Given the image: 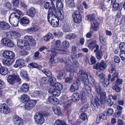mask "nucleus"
I'll list each match as a JSON object with an SVG mask.
<instances>
[{
	"instance_id": "nucleus-23",
	"label": "nucleus",
	"mask_w": 125,
	"mask_h": 125,
	"mask_svg": "<svg viewBox=\"0 0 125 125\" xmlns=\"http://www.w3.org/2000/svg\"><path fill=\"white\" fill-rule=\"evenodd\" d=\"M37 11L34 8L32 7L30 8L27 11V14L31 17L32 18L34 17Z\"/></svg>"
},
{
	"instance_id": "nucleus-19",
	"label": "nucleus",
	"mask_w": 125,
	"mask_h": 125,
	"mask_svg": "<svg viewBox=\"0 0 125 125\" xmlns=\"http://www.w3.org/2000/svg\"><path fill=\"white\" fill-rule=\"evenodd\" d=\"M54 86H52L50 88L49 90V93L52 94L55 96H58L61 94L60 92L59 91H57V90L55 89Z\"/></svg>"
},
{
	"instance_id": "nucleus-31",
	"label": "nucleus",
	"mask_w": 125,
	"mask_h": 125,
	"mask_svg": "<svg viewBox=\"0 0 125 125\" xmlns=\"http://www.w3.org/2000/svg\"><path fill=\"white\" fill-rule=\"evenodd\" d=\"M47 101L51 103L54 105H56L58 104V101L55 100L53 96H50L47 99Z\"/></svg>"
},
{
	"instance_id": "nucleus-51",
	"label": "nucleus",
	"mask_w": 125,
	"mask_h": 125,
	"mask_svg": "<svg viewBox=\"0 0 125 125\" xmlns=\"http://www.w3.org/2000/svg\"><path fill=\"white\" fill-rule=\"evenodd\" d=\"M112 89L115 90L117 93H118L120 92L121 89L119 85L115 84L112 87Z\"/></svg>"
},
{
	"instance_id": "nucleus-2",
	"label": "nucleus",
	"mask_w": 125,
	"mask_h": 125,
	"mask_svg": "<svg viewBox=\"0 0 125 125\" xmlns=\"http://www.w3.org/2000/svg\"><path fill=\"white\" fill-rule=\"evenodd\" d=\"M88 73H85L81 69L79 70L77 75L78 78L83 83L85 86H87V87L89 83V80L91 84L92 85L94 84L95 82L94 79L90 75L89 76V79L88 78Z\"/></svg>"
},
{
	"instance_id": "nucleus-7",
	"label": "nucleus",
	"mask_w": 125,
	"mask_h": 125,
	"mask_svg": "<svg viewBox=\"0 0 125 125\" xmlns=\"http://www.w3.org/2000/svg\"><path fill=\"white\" fill-rule=\"evenodd\" d=\"M72 16L73 20L75 22L79 23L82 21V17L79 12L74 11L73 13Z\"/></svg>"
},
{
	"instance_id": "nucleus-17",
	"label": "nucleus",
	"mask_w": 125,
	"mask_h": 125,
	"mask_svg": "<svg viewBox=\"0 0 125 125\" xmlns=\"http://www.w3.org/2000/svg\"><path fill=\"white\" fill-rule=\"evenodd\" d=\"M14 125H23V122L21 118L17 115H14L13 118Z\"/></svg>"
},
{
	"instance_id": "nucleus-28",
	"label": "nucleus",
	"mask_w": 125,
	"mask_h": 125,
	"mask_svg": "<svg viewBox=\"0 0 125 125\" xmlns=\"http://www.w3.org/2000/svg\"><path fill=\"white\" fill-rule=\"evenodd\" d=\"M52 109L56 115H60L62 114L61 108L59 106L53 107L52 108Z\"/></svg>"
},
{
	"instance_id": "nucleus-15",
	"label": "nucleus",
	"mask_w": 125,
	"mask_h": 125,
	"mask_svg": "<svg viewBox=\"0 0 125 125\" xmlns=\"http://www.w3.org/2000/svg\"><path fill=\"white\" fill-rule=\"evenodd\" d=\"M80 83L79 81H76L73 82L70 88V91L73 92L78 90L79 88Z\"/></svg>"
},
{
	"instance_id": "nucleus-57",
	"label": "nucleus",
	"mask_w": 125,
	"mask_h": 125,
	"mask_svg": "<svg viewBox=\"0 0 125 125\" xmlns=\"http://www.w3.org/2000/svg\"><path fill=\"white\" fill-rule=\"evenodd\" d=\"M101 62H100L99 64L98 62L93 66V68L94 69H96L97 70L100 69V70H102V63Z\"/></svg>"
},
{
	"instance_id": "nucleus-60",
	"label": "nucleus",
	"mask_w": 125,
	"mask_h": 125,
	"mask_svg": "<svg viewBox=\"0 0 125 125\" xmlns=\"http://www.w3.org/2000/svg\"><path fill=\"white\" fill-rule=\"evenodd\" d=\"M23 60L22 59H18L17 60L20 67L24 66V63L23 62Z\"/></svg>"
},
{
	"instance_id": "nucleus-27",
	"label": "nucleus",
	"mask_w": 125,
	"mask_h": 125,
	"mask_svg": "<svg viewBox=\"0 0 125 125\" xmlns=\"http://www.w3.org/2000/svg\"><path fill=\"white\" fill-rule=\"evenodd\" d=\"M14 12L11 13V14H12L14 15V16L17 17L19 19L21 15L22 16V13L18 9H16L14 8L12 10Z\"/></svg>"
},
{
	"instance_id": "nucleus-8",
	"label": "nucleus",
	"mask_w": 125,
	"mask_h": 125,
	"mask_svg": "<svg viewBox=\"0 0 125 125\" xmlns=\"http://www.w3.org/2000/svg\"><path fill=\"white\" fill-rule=\"evenodd\" d=\"M34 118L36 123L37 124L41 125L44 122V119L42 114L40 113H37L34 116Z\"/></svg>"
},
{
	"instance_id": "nucleus-39",
	"label": "nucleus",
	"mask_w": 125,
	"mask_h": 125,
	"mask_svg": "<svg viewBox=\"0 0 125 125\" xmlns=\"http://www.w3.org/2000/svg\"><path fill=\"white\" fill-rule=\"evenodd\" d=\"M56 13V9L55 7L50 8L48 11V17L52 14H55Z\"/></svg>"
},
{
	"instance_id": "nucleus-13",
	"label": "nucleus",
	"mask_w": 125,
	"mask_h": 125,
	"mask_svg": "<svg viewBox=\"0 0 125 125\" xmlns=\"http://www.w3.org/2000/svg\"><path fill=\"white\" fill-rule=\"evenodd\" d=\"M10 108L5 104L0 105V111L1 113L4 114H8L10 112Z\"/></svg>"
},
{
	"instance_id": "nucleus-38",
	"label": "nucleus",
	"mask_w": 125,
	"mask_h": 125,
	"mask_svg": "<svg viewBox=\"0 0 125 125\" xmlns=\"http://www.w3.org/2000/svg\"><path fill=\"white\" fill-rule=\"evenodd\" d=\"M20 22L22 25L28 24L29 23V21L26 17H23L20 20Z\"/></svg>"
},
{
	"instance_id": "nucleus-56",
	"label": "nucleus",
	"mask_w": 125,
	"mask_h": 125,
	"mask_svg": "<svg viewBox=\"0 0 125 125\" xmlns=\"http://www.w3.org/2000/svg\"><path fill=\"white\" fill-rule=\"evenodd\" d=\"M79 117L83 121L85 120L86 119L88 120V118L86 113H81Z\"/></svg>"
},
{
	"instance_id": "nucleus-45",
	"label": "nucleus",
	"mask_w": 125,
	"mask_h": 125,
	"mask_svg": "<svg viewBox=\"0 0 125 125\" xmlns=\"http://www.w3.org/2000/svg\"><path fill=\"white\" fill-rule=\"evenodd\" d=\"M54 86L57 90V91H59L60 92V91L62 90L63 88V85L57 82L56 83Z\"/></svg>"
},
{
	"instance_id": "nucleus-42",
	"label": "nucleus",
	"mask_w": 125,
	"mask_h": 125,
	"mask_svg": "<svg viewBox=\"0 0 125 125\" xmlns=\"http://www.w3.org/2000/svg\"><path fill=\"white\" fill-rule=\"evenodd\" d=\"M53 27H56L58 26L59 24V20H54L50 21V23Z\"/></svg>"
},
{
	"instance_id": "nucleus-49",
	"label": "nucleus",
	"mask_w": 125,
	"mask_h": 125,
	"mask_svg": "<svg viewBox=\"0 0 125 125\" xmlns=\"http://www.w3.org/2000/svg\"><path fill=\"white\" fill-rule=\"evenodd\" d=\"M88 106L89 105L88 104H86L83 105L80 110V112L81 113H85L88 108Z\"/></svg>"
},
{
	"instance_id": "nucleus-4",
	"label": "nucleus",
	"mask_w": 125,
	"mask_h": 125,
	"mask_svg": "<svg viewBox=\"0 0 125 125\" xmlns=\"http://www.w3.org/2000/svg\"><path fill=\"white\" fill-rule=\"evenodd\" d=\"M24 49L28 50L30 49V45L34 46L35 44V41L33 38L30 36H25L24 37Z\"/></svg>"
},
{
	"instance_id": "nucleus-52",
	"label": "nucleus",
	"mask_w": 125,
	"mask_h": 125,
	"mask_svg": "<svg viewBox=\"0 0 125 125\" xmlns=\"http://www.w3.org/2000/svg\"><path fill=\"white\" fill-rule=\"evenodd\" d=\"M17 44L18 46L21 48H23L24 49V44H23V41L21 39H18L17 40Z\"/></svg>"
},
{
	"instance_id": "nucleus-32",
	"label": "nucleus",
	"mask_w": 125,
	"mask_h": 125,
	"mask_svg": "<svg viewBox=\"0 0 125 125\" xmlns=\"http://www.w3.org/2000/svg\"><path fill=\"white\" fill-rule=\"evenodd\" d=\"M14 61V60H8L4 59L2 60V63L4 65H9L12 64Z\"/></svg>"
},
{
	"instance_id": "nucleus-61",
	"label": "nucleus",
	"mask_w": 125,
	"mask_h": 125,
	"mask_svg": "<svg viewBox=\"0 0 125 125\" xmlns=\"http://www.w3.org/2000/svg\"><path fill=\"white\" fill-rule=\"evenodd\" d=\"M123 82V80L118 78L116 79L115 82V84L119 85L122 84Z\"/></svg>"
},
{
	"instance_id": "nucleus-3",
	"label": "nucleus",
	"mask_w": 125,
	"mask_h": 125,
	"mask_svg": "<svg viewBox=\"0 0 125 125\" xmlns=\"http://www.w3.org/2000/svg\"><path fill=\"white\" fill-rule=\"evenodd\" d=\"M96 15L93 13L87 15L86 17L87 20L91 22V30L97 31L98 30V24L95 19Z\"/></svg>"
},
{
	"instance_id": "nucleus-53",
	"label": "nucleus",
	"mask_w": 125,
	"mask_h": 125,
	"mask_svg": "<svg viewBox=\"0 0 125 125\" xmlns=\"http://www.w3.org/2000/svg\"><path fill=\"white\" fill-rule=\"evenodd\" d=\"M55 37H60L63 35V33L60 31H59L57 32H54L53 33Z\"/></svg>"
},
{
	"instance_id": "nucleus-33",
	"label": "nucleus",
	"mask_w": 125,
	"mask_h": 125,
	"mask_svg": "<svg viewBox=\"0 0 125 125\" xmlns=\"http://www.w3.org/2000/svg\"><path fill=\"white\" fill-rule=\"evenodd\" d=\"M21 90L24 92H28L29 89V86L26 83L23 84L21 87Z\"/></svg>"
},
{
	"instance_id": "nucleus-11",
	"label": "nucleus",
	"mask_w": 125,
	"mask_h": 125,
	"mask_svg": "<svg viewBox=\"0 0 125 125\" xmlns=\"http://www.w3.org/2000/svg\"><path fill=\"white\" fill-rule=\"evenodd\" d=\"M3 57L4 58L11 60L13 59L15 57L14 53L11 51L5 50L2 54Z\"/></svg>"
},
{
	"instance_id": "nucleus-43",
	"label": "nucleus",
	"mask_w": 125,
	"mask_h": 125,
	"mask_svg": "<svg viewBox=\"0 0 125 125\" xmlns=\"http://www.w3.org/2000/svg\"><path fill=\"white\" fill-rule=\"evenodd\" d=\"M50 78V85L53 86H54L56 83H57L56 79L54 77H52V76Z\"/></svg>"
},
{
	"instance_id": "nucleus-9",
	"label": "nucleus",
	"mask_w": 125,
	"mask_h": 125,
	"mask_svg": "<svg viewBox=\"0 0 125 125\" xmlns=\"http://www.w3.org/2000/svg\"><path fill=\"white\" fill-rule=\"evenodd\" d=\"M106 93L104 92H102V104L105 103L106 100V104L108 106H111L113 104L114 102L111 101V98H109L106 100Z\"/></svg>"
},
{
	"instance_id": "nucleus-12",
	"label": "nucleus",
	"mask_w": 125,
	"mask_h": 125,
	"mask_svg": "<svg viewBox=\"0 0 125 125\" xmlns=\"http://www.w3.org/2000/svg\"><path fill=\"white\" fill-rule=\"evenodd\" d=\"M114 112L113 108H108L107 110L105 111L102 114V119L106 120L107 119V116H110L112 115Z\"/></svg>"
},
{
	"instance_id": "nucleus-40",
	"label": "nucleus",
	"mask_w": 125,
	"mask_h": 125,
	"mask_svg": "<svg viewBox=\"0 0 125 125\" xmlns=\"http://www.w3.org/2000/svg\"><path fill=\"white\" fill-rule=\"evenodd\" d=\"M29 99V97L26 94L23 95L21 98V101L23 103L28 101Z\"/></svg>"
},
{
	"instance_id": "nucleus-47",
	"label": "nucleus",
	"mask_w": 125,
	"mask_h": 125,
	"mask_svg": "<svg viewBox=\"0 0 125 125\" xmlns=\"http://www.w3.org/2000/svg\"><path fill=\"white\" fill-rule=\"evenodd\" d=\"M65 1L67 4H69V6L71 7H74L75 4L74 0H65Z\"/></svg>"
},
{
	"instance_id": "nucleus-1",
	"label": "nucleus",
	"mask_w": 125,
	"mask_h": 125,
	"mask_svg": "<svg viewBox=\"0 0 125 125\" xmlns=\"http://www.w3.org/2000/svg\"><path fill=\"white\" fill-rule=\"evenodd\" d=\"M96 90L97 93L100 95V99L102 97L101 88V85L98 83H97L95 85ZM91 106L93 110H95L96 108H101L102 102L101 99L100 100L97 97H95L94 100H92Z\"/></svg>"
},
{
	"instance_id": "nucleus-24",
	"label": "nucleus",
	"mask_w": 125,
	"mask_h": 125,
	"mask_svg": "<svg viewBox=\"0 0 125 125\" xmlns=\"http://www.w3.org/2000/svg\"><path fill=\"white\" fill-rule=\"evenodd\" d=\"M116 64L114 62H112L109 64V67L108 68V72L110 73H112L116 71Z\"/></svg>"
},
{
	"instance_id": "nucleus-54",
	"label": "nucleus",
	"mask_w": 125,
	"mask_h": 125,
	"mask_svg": "<svg viewBox=\"0 0 125 125\" xmlns=\"http://www.w3.org/2000/svg\"><path fill=\"white\" fill-rule=\"evenodd\" d=\"M62 43L63 47L65 49L67 48L69 46L70 43L67 40H65L63 41Z\"/></svg>"
},
{
	"instance_id": "nucleus-44",
	"label": "nucleus",
	"mask_w": 125,
	"mask_h": 125,
	"mask_svg": "<svg viewBox=\"0 0 125 125\" xmlns=\"http://www.w3.org/2000/svg\"><path fill=\"white\" fill-rule=\"evenodd\" d=\"M42 72L47 76L50 78L52 76V74L51 71L47 70L44 69L42 70Z\"/></svg>"
},
{
	"instance_id": "nucleus-14",
	"label": "nucleus",
	"mask_w": 125,
	"mask_h": 125,
	"mask_svg": "<svg viewBox=\"0 0 125 125\" xmlns=\"http://www.w3.org/2000/svg\"><path fill=\"white\" fill-rule=\"evenodd\" d=\"M36 103V100H31L26 103L24 106L25 108L28 110L31 109L35 105Z\"/></svg>"
},
{
	"instance_id": "nucleus-30",
	"label": "nucleus",
	"mask_w": 125,
	"mask_h": 125,
	"mask_svg": "<svg viewBox=\"0 0 125 125\" xmlns=\"http://www.w3.org/2000/svg\"><path fill=\"white\" fill-rule=\"evenodd\" d=\"M112 73V77L111 79V82H113L116 78H119V72L117 71L116 70Z\"/></svg>"
},
{
	"instance_id": "nucleus-63",
	"label": "nucleus",
	"mask_w": 125,
	"mask_h": 125,
	"mask_svg": "<svg viewBox=\"0 0 125 125\" xmlns=\"http://www.w3.org/2000/svg\"><path fill=\"white\" fill-rule=\"evenodd\" d=\"M97 52L96 53V58L98 59H101L102 57V52H100L98 49L97 50Z\"/></svg>"
},
{
	"instance_id": "nucleus-10",
	"label": "nucleus",
	"mask_w": 125,
	"mask_h": 125,
	"mask_svg": "<svg viewBox=\"0 0 125 125\" xmlns=\"http://www.w3.org/2000/svg\"><path fill=\"white\" fill-rule=\"evenodd\" d=\"M14 15L13 14L10 15L9 18V21L11 25L14 27H16L18 25L19 19L14 17Z\"/></svg>"
},
{
	"instance_id": "nucleus-62",
	"label": "nucleus",
	"mask_w": 125,
	"mask_h": 125,
	"mask_svg": "<svg viewBox=\"0 0 125 125\" xmlns=\"http://www.w3.org/2000/svg\"><path fill=\"white\" fill-rule=\"evenodd\" d=\"M77 51V47L74 45H72V47L71 53L76 54Z\"/></svg>"
},
{
	"instance_id": "nucleus-41",
	"label": "nucleus",
	"mask_w": 125,
	"mask_h": 125,
	"mask_svg": "<svg viewBox=\"0 0 125 125\" xmlns=\"http://www.w3.org/2000/svg\"><path fill=\"white\" fill-rule=\"evenodd\" d=\"M20 74L21 76L24 79H27L28 78L27 72L25 70H21Z\"/></svg>"
},
{
	"instance_id": "nucleus-29",
	"label": "nucleus",
	"mask_w": 125,
	"mask_h": 125,
	"mask_svg": "<svg viewBox=\"0 0 125 125\" xmlns=\"http://www.w3.org/2000/svg\"><path fill=\"white\" fill-rule=\"evenodd\" d=\"M53 38V35L51 33H49L44 37V39L45 41L48 42L51 39H52Z\"/></svg>"
},
{
	"instance_id": "nucleus-18",
	"label": "nucleus",
	"mask_w": 125,
	"mask_h": 125,
	"mask_svg": "<svg viewBox=\"0 0 125 125\" xmlns=\"http://www.w3.org/2000/svg\"><path fill=\"white\" fill-rule=\"evenodd\" d=\"M105 76L103 73H102V80H104V81L102 83V85L105 87H106L109 83V81L111 79V75L110 74H109L108 75V79L105 78L104 76Z\"/></svg>"
},
{
	"instance_id": "nucleus-55",
	"label": "nucleus",
	"mask_w": 125,
	"mask_h": 125,
	"mask_svg": "<svg viewBox=\"0 0 125 125\" xmlns=\"http://www.w3.org/2000/svg\"><path fill=\"white\" fill-rule=\"evenodd\" d=\"M38 29V28L36 27H34L31 28L27 29V32H35Z\"/></svg>"
},
{
	"instance_id": "nucleus-64",
	"label": "nucleus",
	"mask_w": 125,
	"mask_h": 125,
	"mask_svg": "<svg viewBox=\"0 0 125 125\" xmlns=\"http://www.w3.org/2000/svg\"><path fill=\"white\" fill-rule=\"evenodd\" d=\"M114 61L116 63H119L120 62V59L119 57L118 56L115 55L114 57Z\"/></svg>"
},
{
	"instance_id": "nucleus-5",
	"label": "nucleus",
	"mask_w": 125,
	"mask_h": 125,
	"mask_svg": "<svg viewBox=\"0 0 125 125\" xmlns=\"http://www.w3.org/2000/svg\"><path fill=\"white\" fill-rule=\"evenodd\" d=\"M52 48L55 50V51L53 52H55L57 53L64 54L66 53V51L62 48L61 45V42L59 40H56L55 44L52 45Z\"/></svg>"
},
{
	"instance_id": "nucleus-59",
	"label": "nucleus",
	"mask_w": 125,
	"mask_h": 125,
	"mask_svg": "<svg viewBox=\"0 0 125 125\" xmlns=\"http://www.w3.org/2000/svg\"><path fill=\"white\" fill-rule=\"evenodd\" d=\"M80 101L82 104H83L86 102L87 98L85 96L84 94H83L80 99Z\"/></svg>"
},
{
	"instance_id": "nucleus-58",
	"label": "nucleus",
	"mask_w": 125,
	"mask_h": 125,
	"mask_svg": "<svg viewBox=\"0 0 125 125\" xmlns=\"http://www.w3.org/2000/svg\"><path fill=\"white\" fill-rule=\"evenodd\" d=\"M40 81L41 82L40 83V85H42L43 84H45L47 82V78L46 77H43L41 79Z\"/></svg>"
},
{
	"instance_id": "nucleus-25",
	"label": "nucleus",
	"mask_w": 125,
	"mask_h": 125,
	"mask_svg": "<svg viewBox=\"0 0 125 125\" xmlns=\"http://www.w3.org/2000/svg\"><path fill=\"white\" fill-rule=\"evenodd\" d=\"M10 28L8 23L4 22H0V28L3 30H7Z\"/></svg>"
},
{
	"instance_id": "nucleus-22",
	"label": "nucleus",
	"mask_w": 125,
	"mask_h": 125,
	"mask_svg": "<svg viewBox=\"0 0 125 125\" xmlns=\"http://www.w3.org/2000/svg\"><path fill=\"white\" fill-rule=\"evenodd\" d=\"M57 54L55 52H53L50 55L51 58H50L49 62V64L51 66H54L55 65V61L54 60V58L57 55Z\"/></svg>"
},
{
	"instance_id": "nucleus-26",
	"label": "nucleus",
	"mask_w": 125,
	"mask_h": 125,
	"mask_svg": "<svg viewBox=\"0 0 125 125\" xmlns=\"http://www.w3.org/2000/svg\"><path fill=\"white\" fill-rule=\"evenodd\" d=\"M52 3H54L53 2L55 3V1H56V7L57 9L59 10H62L63 8V4L61 1V0H58V1H57L56 0H52Z\"/></svg>"
},
{
	"instance_id": "nucleus-21",
	"label": "nucleus",
	"mask_w": 125,
	"mask_h": 125,
	"mask_svg": "<svg viewBox=\"0 0 125 125\" xmlns=\"http://www.w3.org/2000/svg\"><path fill=\"white\" fill-rule=\"evenodd\" d=\"M96 41L95 40L92 41L88 45L90 49H93L96 47V49L94 51L95 52H97V50H98L99 48V46L96 44Z\"/></svg>"
},
{
	"instance_id": "nucleus-36",
	"label": "nucleus",
	"mask_w": 125,
	"mask_h": 125,
	"mask_svg": "<svg viewBox=\"0 0 125 125\" xmlns=\"http://www.w3.org/2000/svg\"><path fill=\"white\" fill-rule=\"evenodd\" d=\"M0 69V73L2 75H5L8 73V70L6 68L1 67Z\"/></svg>"
},
{
	"instance_id": "nucleus-37",
	"label": "nucleus",
	"mask_w": 125,
	"mask_h": 125,
	"mask_svg": "<svg viewBox=\"0 0 125 125\" xmlns=\"http://www.w3.org/2000/svg\"><path fill=\"white\" fill-rule=\"evenodd\" d=\"M76 37V36L74 33H70L66 34L65 38L66 39L71 40L75 39Z\"/></svg>"
},
{
	"instance_id": "nucleus-48",
	"label": "nucleus",
	"mask_w": 125,
	"mask_h": 125,
	"mask_svg": "<svg viewBox=\"0 0 125 125\" xmlns=\"http://www.w3.org/2000/svg\"><path fill=\"white\" fill-rule=\"evenodd\" d=\"M10 35L13 36L15 38L19 37L20 36L19 33L17 31H11L10 32Z\"/></svg>"
},
{
	"instance_id": "nucleus-6",
	"label": "nucleus",
	"mask_w": 125,
	"mask_h": 125,
	"mask_svg": "<svg viewBox=\"0 0 125 125\" xmlns=\"http://www.w3.org/2000/svg\"><path fill=\"white\" fill-rule=\"evenodd\" d=\"M8 82L11 84H13L14 83L17 82L19 84L21 83V79L19 76L16 75L12 74L9 76L7 79Z\"/></svg>"
},
{
	"instance_id": "nucleus-34",
	"label": "nucleus",
	"mask_w": 125,
	"mask_h": 125,
	"mask_svg": "<svg viewBox=\"0 0 125 125\" xmlns=\"http://www.w3.org/2000/svg\"><path fill=\"white\" fill-rule=\"evenodd\" d=\"M73 100V101L77 102L80 99L79 95L78 93L76 92L74 93L72 96Z\"/></svg>"
},
{
	"instance_id": "nucleus-20",
	"label": "nucleus",
	"mask_w": 125,
	"mask_h": 125,
	"mask_svg": "<svg viewBox=\"0 0 125 125\" xmlns=\"http://www.w3.org/2000/svg\"><path fill=\"white\" fill-rule=\"evenodd\" d=\"M112 5H113V11H121L123 6L121 3L115 2Z\"/></svg>"
},
{
	"instance_id": "nucleus-35",
	"label": "nucleus",
	"mask_w": 125,
	"mask_h": 125,
	"mask_svg": "<svg viewBox=\"0 0 125 125\" xmlns=\"http://www.w3.org/2000/svg\"><path fill=\"white\" fill-rule=\"evenodd\" d=\"M65 69L62 68L61 69L57 75V78L59 79H61L62 78L63 74L65 73Z\"/></svg>"
},
{
	"instance_id": "nucleus-46",
	"label": "nucleus",
	"mask_w": 125,
	"mask_h": 125,
	"mask_svg": "<svg viewBox=\"0 0 125 125\" xmlns=\"http://www.w3.org/2000/svg\"><path fill=\"white\" fill-rule=\"evenodd\" d=\"M63 30L65 32H69L70 31V26L66 23H65L63 27Z\"/></svg>"
},
{
	"instance_id": "nucleus-50",
	"label": "nucleus",
	"mask_w": 125,
	"mask_h": 125,
	"mask_svg": "<svg viewBox=\"0 0 125 125\" xmlns=\"http://www.w3.org/2000/svg\"><path fill=\"white\" fill-rule=\"evenodd\" d=\"M120 56L122 61L125 60V52L124 50H121L119 53Z\"/></svg>"
},
{
	"instance_id": "nucleus-16",
	"label": "nucleus",
	"mask_w": 125,
	"mask_h": 125,
	"mask_svg": "<svg viewBox=\"0 0 125 125\" xmlns=\"http://www.w3.org/2000/svg\"><path fill=\"white\" fill-rule=\"evenodd\" d=\"M1 42L3 45L8 47H12L14 45V43L12 40L7 38L3 39L1 40Z\"/></svg>"
}]
</instances>
